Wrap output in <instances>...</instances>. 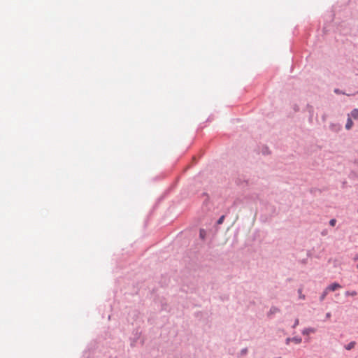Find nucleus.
I'll return each instance as SVG.
<instances>
[{"label":"nucleus","mask_w":358,"mask_h":358,"mask_svg":"<svg viewBox=\"0 0 358 358\" xmlns=\"http://www.w3.org/2000/svg\"><path fill=\"white\" fill-rule=\"evenodd\" d=\"M334 92H335V93H336V94H341V92H340V90H338V89H336V90H334Z\"/></svg>","instance_id":"obj_14"},{"label":"nucleus","mask_w":358,"mask_h":358,"mask_svg":"<svg viewBox=\"0 0 358 358\" xmlns=\"http://www.w3.org/2000/svg\"><path fill=\"white\" fill-rule=\"evenodd\" d=\"M224 216H222L221 217H220V219L217 221V224H222L224 220Z\"/></svg>","instance_id":"obj_11"},{"label":"nucleus","mask_w":358,"mask_h":358,"mask_svg":"<svg viewBox=\"0 0 358 358\" xmlns=\"http://www.w3.org/2000/svg\"><path fill=\"white\" fill-rule=\"evenodd\" d=\"M355 260L358 259V257H356V258L355 259Z\"/></svg>","instance_id":"obj_18"},{"label":"nucleus","mask_w":358,"mask_h":358,"mask_svg":"<svg viewBox=\"0 0 358 358\" xmlns=\"http://www.w3.org/2000/svg\"><path fill=\"white\" fill-rule=\"evenodd\" d=\"M301 298L304 299V296L301 295Z\"/></svg>","instance_id":"obj_17"},{"label":"nucleus","mask_w":358,"mask_h":358,"mask_svg":"<svg viewBox=\"0 0 358 358\" xmlns=\"http://www.w3.org/2000/svg\"><path fill=\"white\" fill-rule=\"evenodd\" d=\"M357 268H358V264H357Z\"/></svg>","instance_id":"obj_19"},{"label":"nucleus","mask_w":358,"mask_h":358,"mask_svg":"<svg viewBox=\"0 0 358 358\" xmlns=\"http://www.w3.org/2000/svg\"><path fill=\"white\" fill-rule=\"evenodd\" d=\"M299 324V319H296L293 327L295 328Z\"/></svg>","instance_id":"obj_12"},{"label":"nucleus","mask_w":358,"mask_h":358,"mask_svg":"<svg viewBox=\"0 0 358 358\" xmlns=\"http://www.w3.org/2000/svg\"><path fill=\"white\" fill-rule=\"evenodd\" d=\"M301 298L304 299V296L301 295Z\"/></svg>","instance_id":"obj_16"},{"label":"nucleus","mask_w":358,"mask_h":358,"mask_svg":"<svg viewBox=\"0 0 358 358\" xmlns=\"http://www.w3.org/2000/svg\"><path fill=\"white\" fill-rule=\"evenodd\" d=\"M292 341L294 342L296 344H299L301 342V338L298 337H294L292 338Z\"/></svg>","instance_id":"obj_8"},{"label":"nucleus","mask_w":358,"mask_h":358,"mask_svg":"<svg viewBox=\"0 0 358 358\" xmlns=\"http://www.w3.org/2000/svg\"><path fill=\"white\" fill-rule=\"evenodd\" d=\"M348 117H352L354 119L357 120L358 118V109L355 108L354 109L350 115H348Z\"/></svg>","instance_id":"obj_4"},{"label":"nucleus","mask_w":358,"mask_h":358,"mask_svg":"<svg viewBox=\"0 0 358 358\" xmlns=\"http://www.w3.org/2000/svg\"><path fill=\"white\" fill-rule=\"evenodd\" d=\"M336 223V220L335 219H331L330 221H329V224L331 226V227H334L335 224Z\"/></svg>","instance_id":"obj_9"},{"label":"nucleus","mask_w":358,"mask_h":358,"mask_svg":"<svg viewBox=\"0 0 358 358\" xmlns=\"http://www.w3.org/2000/svg\"><path fill=\"white\" fill-rule=\"evenodd\" d=\"M341 287V285L337 283V282H334L330 285H329L327 287V290H328L329 292H334L338 289H340Z\"/></svg>","instance_id":"obj_1"},{"label":"nucleus","mask_w":358,"mask_h":358,"mask_svg":"<svg viewBox=\"0 0 358 358\" xmlns=\"http://www.w3.org/2000/svg\"><path fill=\"white\" fill-rule=\"evenodd\" d=\"M355 346V341H352L350 343H349L348 345H346L345 346V348L347 350H350L351 349H352Z\"/></svg>","instance_id":"obj_5"},{"label":"nucleus","mask_w":358,"mask_h":358,"mask_svg":"<svg viewBox=\"0 0 358 358\" xmlns=\"http://www.w3.org/2000/svg\"><path fill=\"white\" fill-rule=\"evenodd\" d=\"M331 313H327L326 314V317H327V319H329V318H330V317H331Z\"/></svg>","instance_id":"obj_13"},{"label":"nucleus","mask_w":358,"mask_h":358,"mask_svg":"<svg viewBox=\"0 0 358 358\" xmlns=\"http://www.w3.org/2000/svg\"><path fill=\"white\" fill-rule=\"evenodd\" d=\"M329 291L327 290V288L324 289V291L323 292V293L322 294L321 296H320V300L322 301L325 299V297L327 296V294H328Z\"/></svg>","instance_id":"obj_7"},{"label":"nucleus","mask_w":358,"mask_h":358,"mask_svg":"<svg viewBox=\"0 0 358 358\" xmlns=\"http://www.w3.org/2000/svg\"><path fill=\"white\" fill-rule=\"evenodd\" d=\"M205 235H206V232L203 229H201L200 230V236L201 238H204L205 237Z\"/></svg>","instance_id":"obj_10"},{"label":"nucleus","mask_w":358,"mask_h":358,"mask_svg":"<svg viewBox=\"0 0 358 358\" xmlns=\"http://www.w3.org/2000/svg\"><path fill=\"white\" fill-rule=\"evenodd\" d=\"M352 126H353V122L351 120V117H348L347 123L345 124V128H346V129L349 130L352 127Z\"/></svg>","instance_id":"obj_3"},{"label":"nucleus","mask_w":358,"mask_h":358,"mask_svg":"<svg viewBox=\"0 0 358 358\" xmlns=\"http://www.w3.org/2000/svg\"><path fill=\"white\" fill-rule=\"evenodd\" d=\"M290 341H292V338H287L286 341L287 344H288Z\"/></svg>","instance_id":"obj_15"},{"label":"nucleus","mask_w":358,"mask_h":358,"mask_svg":"<svg viewBox=\"0 0 358 358\" xmlns=\"http://www.w3.org/2000/svg\"><path fill=\"white\" fill-rule=\"evenodd\" d=\"M315 329L314 328H306L303 330L302 334L303 335H308L311 333H315Z\"/></svg>","instance_id":"obj_2"},{"label":"nucleus","mask_w":358,"mask_h":358,"mask_svg":"<svg viewBox=\"0 0 358 358\" xmlns=\"http://www.w3.org/2000/svg\"><path fill=\"white\" fill-rule=\"evenodd\" d=\"M345 296H355L357 295V292L355 290L353 291H347L345 292Z\"/></svg>","instance_id":"obj_6"}]
</instances>
